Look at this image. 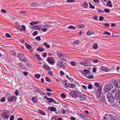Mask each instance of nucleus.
<instances>
[{
  "instance_id": "38",
  "label": "nucleus",
  "mask_w": 120,
  "mask_h": 120,
  "mask_svg": "<svg viewBox=\"0 0 120 120\" xmlns=\"http://www.w3.org/2000/svg\"><path fill=\"white\" fill-rule=\"evenodd\" d=\"M104 118L105 120H109V119L110 118L109 116H107L106 115L104 117Z\"/></svg>"
},
{
  "instance_id": "64",
  "label": "nucleus",
  "mask_w": 120,
  "mask_h": 120,
  "mask_svg": "<svg viewBox=\"0 0 120 120\" xmlns=\"http://www.w3.org/2000/svg\"><path fill=\"white\" fill-rule=\"evenodd\" d=\"M14 118V116L13 115H11L10 116V120H13Z\"/></svg>"
},
{
  "instance_id": "37",
  "label": "nucleus",
  "mask_w": 120,
  "mask_h": 120,
  "mask_svg": "<svg viewBox=\"0 0 120 120\" xmlns=\"http://www.w3.org/2000/svg\"><path fill=\"white\" fill-rule=\"evenodd\" d=\"M93 87L92 85L90 84H88V88L89 89H91Z\"/></svg>"
},
{
  "instance_id": "12",
  "label": "nucleus",
  "mask_w": 120,
  "mask_h": 120,
  "mask_svg": "<svg viewBox=\"0 0 120 120\" xmlns=\"http://www.w3.org/2000/svg\"><path fill=\"white\" fill-rule=\"evenodd\" d=\"M101 93V88L100 87L97 90V92L96 94V96L97 98H99L100 97Z\"/></svg>"
},
{
  "instance_id": "27",
  "label": "nucleus",
  "mask_w": 120,
  "mask_h": 120,
  "mask_svg": "<svg viewBox=\"0 0 120 120\" xmlns=\"http://www.w3.org/2000/svg\"><path fill=\"white\" fill-rule=\"evenodd\" d=\"M35 55L36 56L38 60H41V58L40 57V56L38 54V53L35 54Z\"/></svg>"
},
{
  "instance_id": "46",
  "label": "nucleus",
  "mask_w": 120,
  "mask_h": 120,
  "mask_svg": "<svg viewBox=\"0 0 120 120\" xmlns=\"http://www.w3.org/2000/svg\"><path fill=\"white\" fill-rule=\"evenodd\" d=\"M103 25L104 26H106L107 27H108L109 26V24L107 23H104L103 24Z\"/></svg>"
},
{
  "instance_id": "1",
  "label": "nucleus",
  "mask_w": 120,
  "mask_h": 120,
  "mask_svg": "<svg viewBox=\"0 0 120 120\" xmlns=\"http://www.w3.org/2000/svg\"><path fill=\"white\" fill-rule=\"evenodd\" d=\"M66 62V59L62 58L58 61L57 65L59 67L64 69L66 67L67 65Z\"/></svg>"
},
{
  "instance_id": "36",
  "label": "nucleus",
  "mask_w": 120,
  "mask_h": 120,
  "mask_svg": "<svg viewBox=\"0 0 120 120\" xmlns=\"http://www.w3.org/2000/svg\"><path fill=\"white\" fill-rule=\"evenodd\" d=\"M93 48L95 49H97L98 48L97 45V44H95L93 46Z\"/></svg>"
},
{
  "instance_id": "35",
  "label": "nucleus",
  "mask_w": 120,
  "mask_h": 120,
  "mask_svg": "<svg viewBox=\"0 0 120 120\" xmlns=\"http://www.w3.org/2000/svg\"><path fill=\"white\" fill-rule=\"evenodd\" d=\"M38 5L37 3H32L31 4V6L33 7H36L38 6Z\"/></svg>"
},
{
  "instance_id": "11",
  "label": "nucleus",
  "mask_w": 120,
  "mask_h": 120,
  "mask_svg": "<svg viewBox=\"0 0 120 120\" xmlns=\"http://www.w3.org/2000/svg\"><path fill=\"white\" fill-rule=\"evenodd\" d=\"M1 116L3 118L5 119H7L9 117V115L8 113L6 112L3 113L1 115Z\"/></svg>"
},
{
  "instance_id": "9",
  "label": "nucleus",
  "mask_w": 120,
  "mask_h": 120,
  "mask_svg": "<svg viewBox=\"0 0 120 120\" xmlns=\"http://www.w3.org/2000/svg\"><path fill=\"white\" fill-rule=\"evenodd\" d=\"M114 86L117 88L120 87V79L116 80L114 83Z\"/></svg>"
},
{
  "instance_id": "61",
  "label": "nucleus",
  "mask_w": 120,
  "mask_h": 120,
  "mask_svg": "<svg viewBox=\"0 0 120 120\" xmlns=\"http://www.w3.org/2000/svg\"><path fill=\"white\" fill-rule=\"evenodd\" d=\"M39 93L40 94H41L43 95H45V93L44 91H42L41 90H40V91H39Z\"/></svg>"
},
{
  "instance_id": "63",
  "label": "nucleus",
  "mask_w": 120,
  "mask_h": 120,
  "mask_svg": "<svg viewBox=\"0 0 120 120\" xmlns=\"http://www.w3.org/2000/svg\"><path fill=\"white\" fill-rule=\"evenodd\" d=\"M47 55L46 53V52L44 53H43L42 54V56L44 57H45Z\"/></svg>"
},
{
  "instance_id": "42",
  "label": "nucleus",
  "mask_w": 120,
  "mask_h": 120,
  "mask_svg": "<svg viewBox=\"0 0 120 120\" xmlns=\"http://www.w3.org/2000/svg\"><path fill=\"white\" fill-rule=\"evenodd\" d=\"M5 101V98L4 97H3L0 100V101L1 102H4Z\"/></svg>"
},
{
  "instance_id": "59",
  "label": "nucleus",
  "mask_w": 120,
  "mask_h": 120,
  "mask_svg": "<svg viewBox=\"0 0 120 120\" xmlns=\"http://www.w3.org/2000/svg\"><path fill=\"white\" fill-rule=\"evenodd\" d=\"M67 1L68 3H72L75 1L74 0H67Z\"/></svg>"
},
{
  "instance_id": "43",
  "label": "nucleus",
  "mask_w": 120,
  "mask_h": 120,
  "mask_svg": "<svg viewBox=\"0 0 120 120\" xmlns=\"http://www.w3.org/2000/svg\"><path fill=\"white\" fill-rule=\"evenodd\" d=\"M11 53L13 56H15V55L16 53L13 51L11 50Z\"/></svg>"
},
{
  "instance_id": "25",
  "label": "nucleus",
  "mask_w": 120,
  "mask_h": 120,
  "mask_svg": "<svg viewBox=\"0 0 120 120\" xmlns=\"http://www.w3.org/2000/svg\"><path fill=\"white\" fill-rule=\"evenodd\" d=\"M25 44L26 46V47L28 49H30L32 47L30 45H29L26 43H25Z\"/></svg>"
},
{
  "instance_id": "13",
  "label": "nucleus",
  "mask_w": 120,
  "mask_h": 120,
  "mask_svg": "<svg viewBox=\"0 0 120 120\" xmlns=\"http://www.w3.org/2000/svg\"><path fill=\"white\" fill-rule=\"evenodd\" d=\"M16 98L14 96H12L10 97H8V101L9 102H12L15 100V98Z\"/></svg>"
},
{
  "instance_id": "18",
  "label": "nucleus",
  "mask_w": 120,
  "mask_h": 120,
  "mask_svg": "<svg viewBox=\"0 0 120 120\" xmlns=\"http://www.w3.org/2000/svg\"><path fill=\"white\" fill-rule=\"evenodd\" d=\"M43 68L46 69L47 71L49 70L50 69V68L45 64H44L43 65Z\"/></svg>"
},
{
  "instance_id": "55",
  "label": "nucleus",
  "mask_w": 120,
  "mask_h": 120,
  "mask_svg": "<svg viewBox=\"0 0 120 120\" xmlns=\"http://www.w3.org/2000/svg\"><path fill=\"white\" fill-rule=\"evenodd\" d=\"M37 25H35L32 26L31 27V28L34 29H37Z\"/></svg>"
},
{
  "instance_id": "22",
  "label": "nucleus",
  "mask_w": 120,
  "mask_h": 120,
  "mask_svg": "<svg viewBox=\"0 0 120 120\" xmlns=\"http://www.w3.org/2000/svg\"><path fill=\"white\" fill-rule=\"evenodd\" d=\"M19 65V66L22 69H25L26 68V67L25 66H24L21 63H19L18 64Z\"/></svg>"
},
{
  "instance_id": "10",
  "label": "nucleus",
  "mask_w": 120,
  "mask_h": 120,
  "mask_svg": "<svg viewBox=\"0 0 120 120\" xmlns=\"http://www.w3.org/2000/svg\"><path fill=\"white\" fill-rule=\"evenodd\" d=\"M91 73V72H90L88 70L86 69H84L83 71L82 72V74L86 77L87 76V75L90 74Z\"/></svg>"
},
{
  "instance_id": "41",
  "label": "nucleus",
  "mask_w": 120,
  "mask_h": 120,
  "mask_svg": "<svg viewBox=\"0 0 120 120\" xmlns=\"http://www.w3.org/2000/svg\"><path fill=\"white\" fill-rule=\"evenodd\" d=\"M79 116L82 118H84L86 116L80 113H79Z\"/></svg>"
},
{
  "instance_id": "28",
  "label": "nucleus",
  "mask_w": 120,
  "mask_h": 120,
  "mask_svg": "<svg viewBox=\"0 0 120 120\" xmlns=\"http://www.w3.org/2000/svg\"><path fill=\"white\" fill-rule=\"evenodd\" d=\"M75 86L74 84H72L71 83H69L68 87L72 88H74Z\"/></svg>"
},
{
  "instance_id": "29",
  "label": "nucleus",
  "mask_w": 120,
  "mask_h": 120,
  "mask_svg": "<svg viewBox=\"0 0 120 120\" xmlns=\"http://www.w3.org/2000/svg\"><path fill=\"white\" fill-rule=\"evenodd\" d=\"M39 21H38L37 22L36 21H33L31 22H30V24L31 25H33L35 24H37L38 23Z\"/></svg>"
},
{
  "instance_id": "48",
  "label": "nucleus",
  "mask_w": 120,
  "mask_h": 120,
  "mask_svg": "<svg viewBox=\"0 0 120 120\" xmlns=\"http://www.w3.org/2000/svg\"><path fill=\"white\" fill-rule=\"evenodd\" d=\"M94 85L98 87L99 86L100 84L97 82H95L94 83Z\"/></svg>"
},
{
  "instance_id": "44",
  "label": "nucleus",
  "mask_w": 120,
  "mask_h": 120,
  "mask_svg": "<svg viewBox=\"0 0 120 120\" xmlns=\"http://www.w3.org/2000/svg\"><path fill=\"white\" fill-rule=\"evenodd\" d=\"M86 77H87L88 79H93L94 77L92 75H89L88 76H86Z\"/></svg>"
},
{
  "instance_id": "40",
  "label": "nucleus",
  "mask_w": 120,
  "mask_h": 120,
  "mask_svg": "<svg viewBox=\"0 0 120 120\" xmlns=\"http://www.w3.org/2000/svg\"><path fill=\"white\" fill-rule=\"evenodd\" d=\"M68 29L69 28L73 29L74 30H75L76 29V27L73 26H70L68 27Z\"/></svg>"
},
{
  "instance_id": "15",
  "label": "nucleus",
  "mask_w": 120,
  "mask_h": 120,
  "mask_svg": "<svg viewBox=\"0 0 120 120\" xmlns=\"http://www.w3.org/2000/svg\"><path fill=\"white\" fill-rule=\"evenodd\" d=\"M44 98L47 99L48 101L50 103L52 102L53 99L52 98H49L46 96H44Z\"/></svg>"
},
{
  "instance_id": "6",
  "label": "nucleus",
  "mask_w": 120,
  "mask_h": 120,
  "mask_svg": "<svg viewBox=\"0 0 120 120\" xmlns=\"http://www.w3.org/2000/svg\"><path fill=\"white\" fill-rule=\"evenodd\" d=\"M79 93V92H75L74 91L72 90L70 92L69 94L72 97L77 98H78V96Z\"/></svg>"
},
{
  "instance_id": "5",
  "label": "nucleus",
  "mask_w": 120,
  "mask_h": 120,
  "mask_svg": "<svg viewBox=\"0 0 120 120\" xmlns=\"http://www.w3.org/2000/svg\"><path fill=\"white\" fill-rule=\"evenodd\" d=\"M24 55L22 53H18L17 54V57L21 60V61H23L26 62V58L24 57Z\"/></svg>"
},
{
  "instance_id": "33",
  "label": "nucleus",
  "mask_w": 120,
  "mask_h": 120,
  "mask_svg": "<svg viewBox=\"0 0 120 120\" xmlns=\"http://www.w3.org/2000/svg\"><path fill=\"white\" fill-rule=\"evenodd\" d=\"M45 80L47 82H51V80L48 77H46L45 78Z\"/></svg>"
},
{
  "instance_id": "60",
  "label": "nucleus",
  "mask_w": 120,
  "mask_h": 120,
  "mask_svg": "<svg viewBox=\"0 0 120 120\" xmlns=\"http://www.w3.org/2000/svg\"><path fill=\"white\" fill-rule=\"evenodd\" d=\"M14 93L16 95L18 96L19 95V91L17 90H16Z\"/></svg>"
},
{
  "instance_id": "16",
  "label": "nucleus",
  "mask_w": 120,
  "mask_h": 120,
  "mask_svg": "<svg viewBox=\"0 0 120 120\" xmlns=\"http://www.w3.org/2000/svg\"><path fill=\"white\" fill-rule=\"evenodd\" d=\"M106 6H107L109 7L110 8L112 7V4L111 1H108L107 3L106 4Z\"/></svg>"
},
{
  "instance_id": "14",
  "label": "nucleus",
  "mask_w": 120,
  "mask_h": 120,
  "mask_svg": "<svg viewBox=\"0 0 120 120\" xmlns=\"http://www.w3.org/2000/svg\"><path fill=\"white\" fill-rule=\"evenodd\" d=\"M100 69L102 71L105 72L110 71V70L108 69L107 68H106L105 67H102L100 68Z\"/></svg>"
},
{
  "instance_id": "3",
  "label": "nucleus",
  "mask_w": 120,
  "mask_h": 120,
  "mask_svg": "<svg viewBox=\"0 0 120 120\" xmlns=\"http://www.w3.org/2000/svg\"><path fill=\"white\" fill-rule=\"evenodd\" d=\"M113 87L112 84H108L105 86L104 90L106 92H108L110 91Z\"/></svg>"
},
{
  "instance_id": "49",
  "label": "nucleus",
  "mask_w": 120,
  "mask_h": 120,
  "mask_svg": "<svg viewBox=\"0 0 120 120\" xmlns=\"http://www.w3.org/2000/svg\"><path fill=\"white\" fill-rule=\"evenodd\" d=\"M92 32L91 31L90 32L89 31H88L86 33V34L87 35H90L92 34Z\"/></svg>"
},
{
  "instance_id": "32",
  "label": "nucleus",
  "mask_w": 120,
  "mask_h": 120,
  "mask_svg": "<svg viewBox=\"0 0 120 120\" xmlns=\"http://www.w3.org/2000/svg\"><path fill=\"white\" fill-rule=\"evenodd\" d=\"M43 44L47 48H49L50 47V45H48V43L46 42H45Z\"/></svg>"
},
{
  "instance_id": "57",
  "label": "nucleus",
  "mask_w": 120,
  "mask_h": 120,
  "mask_svg": "<svg viewBox=\"0 0 120 120\" xmlns=\"http://www.w3.org/2000/svg\"><path fill=\"white\" fill-rule=\"evenodd\" d=\"M38 34V32L37 31H35L33 33V35L34 36L37 35Z\"/></svg>"
},
{
  "instance_id": "45",
  "label": "nucleus",
  "mask_w": 120,
  "mask_h": 120,
  "mask_svg": "<svg viewBox=\"0 0 120 120\" xmlns=\"http://www.w3.org/2000/svg\"><path fill=\"white\" fill-rule=\"evenodd\" d=\"M103 34H107L108 35H111L110 33L106 31H105L104 33Z\"/></svg>"
},
{
  "instance_id": "47",
  "label": "nucleus",
  "mask_w": 120,
  "mask_h": 120,
  "mask_svg": "<svg viewBox=\"0 0 120 120\" xmlns=\"http://www.w3.org/2000/svg\"><path fill=\"white\" fill-rule=\"evenodd\" d=\"M99 19L100 21H102L104 19V18L102 16H100L99 17Z\"/></svg>"
},
{
  "instance_id": "20",
  "label": "nucleus",
  "mask_w": 120,
  "mask_h": 120,
  "mask_svg": "<svg viewBox=\"0 0 120 120\" xmlns=\"http://www.w3.org/2000/svg\"><path fill=\"white\" fill-rule=\"evenodd\" d=\"M50 110L52 112L56 111V108L55 107H52L49 108Z\"/></svg>"
},
{
  "instance_id": "2",
  "label": "nucleus",
  "mask_w": 120,
  "mask_h": 120,
  "mask_svg": "<svg viewBox=\"0 0 120 120\" xmlns=\"http://www.w3.org/2000/svg\"><path fill=\"white\" fill-rule=\"evenodd\" d=\"M108 101L111 103H113L114 101V97L112 94L110 93H107L106 95Z\"/></svg>"
},
{
  "instance_id": "58",
  "label": "nucleus",
  "mask_w": 120,
  "mask_h": 120,
  "mask_svg": "<svg viewBox=\"0 0 120 120\" xmlns=\"http://www.w3.org/2000/svg\"><path fill=\"white\" fill-rule=\"evenodd\" d=\"M96 67H94L92 69V72L93 73L95 72L96 71Z\"/></svg>"
},
{
  "instance_id": "7",
  "label": "nucleus",
  "mask_w": 120,
  "mask_h": 120,
  "mask_svg": "<svg viewBox=\"0 0 120 120\" xmlns=\"http://www.w3.org/2000/svg\"><path fill=\"white\" fill-rule=\"evenodd\" d=\"M78 98H79V99L81 101H85L86 98L87 96L83 94H81L80 92H79L78 96Z\"/></svg>"
},
{
  "instance_id": "50",
  "label": "nucleus",
  "mask_w": 120,
  "mask_h": 120,
  "mask_svg": "<svg viewBox=\"0 0 120 120\" xmlns=\"http://www.w3.org/2000/svg\"><path fill=\"white\" fill-rule=\"evenodd\" d=\"M104 10L105 12L107 13H109L110 11V10L109 9L106 8L104 9Z\"/></svg>"
},
{
  "instance_id": "34",
  "label": "nucleus",
  "mask_w": 120,
  "mask_h": 120,
  "mask_svg": "<svg viewBox=\"0 0 120 120\" xmlns=\"http://www.w3.org/2000/svg\"><path fill=\"white\" fill-rule=\"evenodd\" d=\"M60 52V51H57L56 52L57 55L58 56L59 58H60L61 57L62 55V54L61 53H59Z\"/></svg>"
},
{
  "instance_id": "17",
  "label": "nucleus",
  "mask_w": 120,
  "mask_h": 120,
  "mask_svg": "<svg viewBox=\"0 0 120 120\" xmlns=\"http://www.w3.org/2000/svg\"><path fill=\"white\" fill-rule=\"evenodd\" d=\"M62 84L64 86L66 87H68L69 83L67 82L64 81L62 82Z\"/></svg>"
},
{
  "instance_id": "8",
  "label": "nucleus",
  "mask_w": 120,
  "mask_h": 120,
  "mask_svg": "<svg viewBox=\"0 0 120 120\" xmlns=\"http://www.w3.org/2000/svg\"><path fill=\"white\" fill-rule=\"evenodd\" d=\"M48 61L49 63L52 65H53L55 62V61L54 59V58L51 57H48L46 60Z\"/></svg>"
},
{
  "instance_id": "23",
  "label": "nucleus",
  "mask_w": 120,
  "mask_h": 120,
  "mask_svg": "<svg viewBox=\"0 0 120 120\" xmlns=\"http://www.w3.org/2000/svg\"><path fill=\"white\" fill-rule=\"evenodd\" d=\"M88 4L86 2H85L83 4V7L84 8H87L88 7Z\"/></svg>"
},
{
  "instance_id": "30",
  "label": "nucleus",
  "mask_w": 120,
  "mask_h": 120,
  "mask_svg": "<svg viewBox=\"0 0 120 120\" xmlns=\"http://www.w3.org/2000/svg\"><path fill=\"white\" fill-rule=\"evenodd\" d=\"M101 98L102 101L103 102H105V97L104 95H102L101 97Z\"/></svg>"
},
{
  "instance_id": "39",
  "label": "nucleus",
  "mask_w": 120,
  "mask_h": 120,
  "mask_svg": "<svg viewBox=\"0 0 120 120\" xmlns=\"http://www.w3.org/2000/svg\"><path fill=\"white\" fill-rule=\"evenodd\" d=\"M35 77L39 79L40 77V75L39 74H35Z\"/></svg>"
},
{
  "instance_id": "31",
  "label": "nucleus",
  "mask_w": 120,
  "mask_h": 120,
  "mask_svg": "<svg viewBox=\"0 0 120 120\" xmlns=\"http://www.w3.org/2000/svg\"><path fill=\"white\" fill-rule=\"evenodd\" d=\"M85 26L84 25L82 24L79 25L77 26V27L79 28H84Z\"/></svg>"
},
{
  "instance_id": "4",
  "label": "nucleus",
  "mask_w": 120,
  "mask_h": 120,
  "mask_svg": "<svg viewBox=\"0 0 120 120\" xmlns=\"http://www.w3.org/2000/svg\"><path fill=\"white\" fill-rule=\"evenodd\" d=\"M115 92V94L114 96V98L115 100H118L120 99V90L118 89L115 91H113L112 92Z\"/></svg>"
},
{
  "instance_id": "19",
  "label": "nucleus",
  "mask_w": 120,
  "mask_h": 120,
  "mask_svg": "<svg viewBox=\"0 0 120 120\" xmlns=\"http://www.w3.org/2000/svg\"><path fill=\"white\" fill-rule=\"evenodd\" d=\"M54 26H52L50 24H47L45 25H43V26L47 28H50L53 27Z\"/></svg>"
},
{
  "instance_id": "26",
  "label": "nucleus",
  "mask_w": 120,
  "mask_h": 120,
  "mask_svg": "<svg viewBox=\"0 0 120 120\" xmlns=\"http://www.w3.org/2000/svg\"><path fill=\"white\" fill-rule=\"evenodd\" d=\"M32 101L36 103L37 102L38 99H37L36 97H33L32 98Z\"/></svg>"
},
{
  "instance_id": "53",
  "label": "nucleus",
  "mask_w": 120,
  "mask_h": 120,
  "mask_svg": "<svg viewBox=\"0 0 120 120\" xmlns=\"http://www.w3.org/2000/svg\"><path fill=\"white\" fill-rule=\"evenodd\" d=\"M35 39L38 41H39L41 40V38L39 36L36 37L35 38Z\"/></svg>"
},
{
  "instance_id": "51",
  "label": "nucleus",
  "mask_w": 120,
  "mask_h": 120,
  "mask_svg": "<svg viewBox=\"0 0 120 120\" xmlns=\"http://www.w3.org/2000/svg\"><path fill=\"white\" fill-rule=\"evenodd\" d=\"M6 37L8 38H10L11 37V36L8 33H6Z\"/></svg>"
},
{
  "instance_id": "52",
  "label": "nucleus",
  "mask_w": 120,
  "mask_h": 120,
  "mask_svg": "<svg viewBox=\"0 0 120 120\" xmlns=\"http://www.w3.org/2000/svg\"><path fill=\"white\" fill-rule=\"evenodd\" d=\"M71 65L73 66H75L76 65V63L74 61H71Z\"/></svg>"
},
{
  "instance_id": "54",
  "label": "nucleus",
  "mask_w": 120,
  "mask_h": 120,
  "mask_svg": "<svg viewBox=\"0 0 120 120\" xmlns=\"http://www.w3.org/2000/svg\"><path fill=\"white\" fill-rule=\"evenodd\" d=\"M112 36L113 37H118V34L115 33H113L112 34Z\"/></svg>"
},
{
  "instance_id": "21",
  "label": "nucleus",
  "mask_w": 120,
  "mask_h": 120,
  "mask_svg": "<svg viewBox=\"0 0 120 120\" xmlns=\"http://www.w3.org/2000/svg\"><path fill=\"white\" fill-rule=\"evenodd\" d=\"M37 50L38 51L42 52L44 50V49L41 47H39L37 49Z\"/></svg>"
},
{
  "instance_id": "24",
  "label": "nucleus",
  "mask_w": 120,
  "mask_h": 120,
  "mask_svg": "<svg viewBox=\"0 0 120 120\" xmlns=\"http://www.w3.org/2000/svg\"><path fill=\"white\" fill-rule=\"evenodd\" d=\"M38 111L39 112V113L42 115L44 116L45 115V112L42 110L39 109L38 110Z\"/></svg>"
},
{
  "instance_id": "56",
  "label": "nucleus",
  "mask_w": 120,
  "mask_h": 120,
  "mask_svg": "<svg viewBox=\"0 0 120 120\" xmlns=\"http://www.w3.org/2000/svg\"><path fill=\"white\" fill-rule=\"evenodd\" d=\"M61 97L63 98H64L66 97V95L63 93H62L61 94Z\"/></svg>"
},
{
  "instance_id": "62",
  "label": "nucleus",
  "mask_w": 120,
  "mask_h": 120,
  "mask_svg": "<svg viewBox=\"0 0 120 120\" xmlns=\"http://www.w3.org/2000/svg\"><path fill=\"white\" fill-rule=\"evenodd\" d=\"M23 73L25 75L27 76L28 74V73L27 72L24 71Z\"/></svg>"
}]
</instances>
